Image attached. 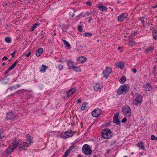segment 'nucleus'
<instances>
[{
  "label": "nucleus",
  "mask_w": 157,
  "mask_h": 157,
  "mask_svg": "<svg viewBox=\"0 0 157 157\" xmlns=\"http://www.w3.org/2000/svg\"><path fill=\"white\" fill-rule=\"evenodd\" d=\"M112 70L109 67H107L103 71V74L105 78H107L110 74Z\"/></svg>",
  "instance_id": "1a4fd4ad"
},
{
  "label": "nucleus",
  "mask_w": 157,
  "mask_h": 157,
  "mask_svg": "<svg viewBox=\"0 0 157 157\" xmlns=\"http://www.w3.org/2000/svg\"><path fill=\"white\" fill-rule=\"evenodd\" d=\"M132 71L134 73H136L137 72V70L136 68L133 69Z\"/></svg>",
  "instance_id": "13d9d810"
},
{
  "label": "nucleus",
  "mask_w": 157,
  "mask_h": 157,
  "mask_svg": "<svg viewBox=\"0 0 157 157\" xmlns=\"http://www.w3.org/2000/svg\"><path fill=\"white\" fill-rule=\"evenodd\" d=\"M18 62V61L17 60H16L14 63L9 68V70H10L13 69L15 67L17 63Z\"/></svg>",
  "instance_id": "393cba45"
},
{
  "label": "nucleus",
  "mask_w": 157,
  "mask_h": 157,
  "mask_svg": "<svg viewBox=\"0 0 157 157\" xmlns=\"http://www.w3.org/2000/svg\"><path fill=\"white\" fill-rule=\"evenodd\" d=\"M126 81V77L124 76H123L119 80L120 83L123 84Z\"/></svg>",
  "instance_id": "a878e982"
},
{
  "label": "nucleus",
  "mask_w": 157,
  "mask_h": 157,
  "mask_svg": "<svg viewBox=\"0 0 157 157\" xmlns=\"http://www.w3.org/2000/svg\"><path fill=\"white\" fill-rule=\"evenodd\" d=\"M70 151L67 149L65 152L64 155L67 156L70 153Z\"/></svg>",
  "instance_id": "c03bdc74"
},
{
  "label": "nucleus",
  "mask_w": 157,
  "mask_h": 157,
  "mask_svg": "<svg viewBox=\"0 0 157 157\" xmlns=\"http://www.w3.org/2000/svg\"><path fill=\"white\" fill-rule=\"evenodd\" d=\"M31 55V52H29L26 55V56L27 57H29V56Z\"/></svg>",
  "instance_id": "5fc2aeb1"
},
{
  "label": "nucleus",
  "mask_w": 157,
  "mask_h": 157,
  "mask_svg": "<svg viewBox=\"0 0 157 157\" xmlns=\"http://www.w3.org/2000/svg\"><path fill=\"white\" fill-rule=\"evenodd\" d=\"M145 87L146 88V91H149L151 89H152V87L151 86H150L149 87Z\"/></svg>",
  "instance_id": "f704fd0d"
},
{
  "label": "nucleus",
  "mask_w": 157,
  "mask_h": 157,
  "mask_svg": "<svg viewBox=\"0 0 157 157\" xmlns=\"http://www.w3.org/2000/svg\"><path fill=\"white\" fill-rule=\"evenodd\" d=\"M63 66L61 64H60L58 66V67L60 70H61L63 68Z\"/></svg>",
  "instance_id": "de8ad7c7"
},
{
  "label": "nucleus",
  "mask_w": 157,
  "mask_h": 157,
  "mask_svg": "<svg viewBox=\"0 0 157 157\" xmlns=\"http://www.w3.org/2000/svg\"><path fill=\"white\" fill-rule=\"evenodd\" d=\"M119 115V113L118 112H117L114 115L113 118V121L117 125L120 126L121 122L118 119Z\"/></svg>",
  "instance_id": "9d476101"
},
{
  "label": "nucleus",
  "mask_w": 157,
  "mask_h": 157,
  "mask_svg": "<svg viewBox=\"0 0 157 157\" xmlns=\"http://www.w3.org/2000/svg\"><path fill=\"white\" fill-rule=\"evenodd\" d=\"M98 8L100 10L102 11H106L107 10V8L106 7L102 6V5H98Z\"/></svg>",
  "instance_id": "4be33fe9"
},
{
  "label": "nucleus",
  "mask_w": 157,
  "mask_h": 157,
  "mask_svg": "<svg viewBox=\"0 0 157 157\" xmlns=\"http://www.w3.org/2000/svg\"><path fill=\"white\" fill-rule=\"evenodd\" d=\"M74 62L69 60L67 62V66L68 68L71 69H73V67L74 66L73 64Z\"/></svg>",
  "instance_id": "6ab92c4d"
},
{
  "label": "nucleus",
  "mask_w": 157,
  "mask_h": 157,
  "mask_svg": "<svg viewBox=\"0 0 157 157\" xmlns=\"http://www.w3.org/2000/svg\"><path fill=\"white\" fill-rule=\"evenodd\" d=\"M129 87L126 85L121 86L117 91V93L118 95H120L124 93H127Z\"/></svg>",
  "instance_id": "20e7f679"
},
{
  "label": "nucleus",
  "mask_w": 157,
  "mask_h": 157,
  "mask_svg": "<svg viewBox=\"0 0 157 157\" xmlns=\"http://www.w3.org/2000/svg\"><path fill=\"white\" fill-rule=\"evenodd\" d=\"M19 142L17 140H15L13 141L10 145H12L11 146L14 149H15L17 146Z\"/></svg>",
  "instance_id": "dca6fc26"
},
{
  "label": "nucleus",
  "mask_w": 157,
  "mask_h": 157,
  "mask_svg": "<svg viewBox=\"0 0 157 157\" xmlns=\"http://www.w3.org/2000/svg\"><path fill=\"white\" fill-rule=\"evenodd\" d=\"M144 19L145 17H142L140 18V19L139 20V21H141V23L143 24L144 22Z\"/></svg>",
  "instance_id": "58836bf2"
},
{
  "label": "nucleus",
  "mask_w": 157,
  "mask_h": 157,
  "mask_svg": "<svg viewBox=\"0 0 157 157\" xmlns=\"http://www.w3.org/2000/svg\"><path fill=\"white\" fill-rule=\"evenodd\" d=\"M75 16V15H74V14L73 13V14L71 15V16L72 17H73L74 16Z\"/></svg>",
  "instance_id": "774afa93"
},
{
  "label": "nucleus",
  "mask_w": 157,
  "mask_h": 157,
  "mask_svg": "<svg viewBox=\"0 0 157 157\" xmlns=\"http://www.w3.org/2000/svg\"><path fill=\"white\" fill-rule=\"evenodd\" d=\"M101 135L104 139H109L112 137L113 133L111 130L109 128H106L102 130Z\"/></svg>",
  "instance_id": "f03ea898"
},
{
  "label": "nucleus",
  "mask_w": 157,
  "mask_h": 157,
  "mask_svg": "<svg viewBox=\"0 0 157 157\" xmlns=\"http://www.w3.org/2000/svg\"><path fill=\"white\" fill-rule=\"evenodd\" d=\"M128 14L126 13H122L117 17L118 21L121 23L125 19L127 18Z\"/></svg>",
  "instance_id": "0eeeda50"
},
{
  "label": "nucleus",
  "mask_w": 157,
  "mask_h": 157,
  "mask_svg": "<svg viewBox=\"0 0 157 157\" xmlns=\"http://www.w3.org/2000/svg\"><path fill=\"white\" fill-rule=\"evenodd\" d=\"M92 20V19L91 17H90L89 19V20H88V22H90Z\"/></svg>",
  "instance_id": "bf43d9fd"
},
{
  "label": "nucleus",
  "mask_w": 157,
  "mask_h": 157,
  "mask_svg": "<svg viewBox=\"0 0 157 157\" xmlns=\"http://www.w3.org/2000/svg\"><path fill=\"white\" fill-rule=\"evenodd\" d=\"M93 87L94 90L96 91H98V90L101 89L102 87L98 83L94 84Z\"/></svg>",
  "instance_id": "2eb2a0df"
},
{
  "label": "nucleus",
  "mask_w": 157,
  "mask_h": 157,
  "mask_svg": "<svg viewBox=\"0 0 157 157\" xmlns=\"http://www.w3.org/2000/svg\"><path fill=\"white\" fill-rule=\"evenodd\" d=\"M151 140H157V137H155L154 135H152L151 136Z\"/></svg>",
  "instance_id": "c9c22d12"
},
{
  "label": "nucleus",
  "mask_w": 157,
  "mask_h": 157,
  "mask_svg": "<svg viewBox=\"0 0 157 157\" xmlns=\"http://www.w3.org/2000/svg\"><path fill=\"white\" fill-rule=\"evenodd\" d=\"M152 36L154 40L157 39V34H156L153 33Z\"/></svg>",
  "instance_id": "e433bc0d"
},
{
  "label": "nucleus",
  "mask_w": 157,
  "mask_h": 157,
  "mask_svg": "<svg viewBox=\"0 0 157 157\" xmlns=\"http://www.w3.org/2000/svg\"><path fill=\"white\" fill-rule=\"evenodd\" d=\"M41 34H43V35H45L46 36V34L44 32H43V33H42Z\"/></svg>",
  "instance_id": "338daca9"
},
{
  "label": "nucleus",
  "mask_w": 157,
  "mask_h": 157,
  "mask_svg": "<svg viewBox=\"0 0 157 157\" xmlns=\"http://www.w3.org/2000/svg\"><path fill=\"white\" fill-rule=\"evenodd\" d=\"M43 52V49L42 48H39L36 53V55L37 56H39Z\"/></svg>",
  "instance_id": "aec40b11"
},
{
  "label": "nucleus",
  "mask_w": 157,
  "mask_h": 157,
  "mask_svg": "<svg viewBox=\"0 0 157 157\" xmlns=\"http://www.w3.org/2000/svg\"><path fill=\"white\" fill-rule=\"evenodd\" d=\"M20 86V85H19V84H17L16 85V86L17 87H19Z\"/></svg>",
  "instance_id": "0e129e2a"
},
{
  "label": "nucleus",
  "mask_w": 157,
  "mask_h": 157,
  "mask_svg": "<svg viewBox=\"0 0 157 157\" xmlns=\"http://www.w3.org/2000/svg\"><path fill=\"white\" fill-rule=\"evenodd\" d=\"M39 25V23L38 22H37L33 25V26H34L35 28H36Z\"/></svg>",
  "instance_id": "a19ab883"
},
{
  "label": "nucleus",
  "mask_w": 157,
  "mask_h": 157,
  "mask_svg": "<svg viewBox=\"0 0 157 157\" xmlns=\"http://www.w3.org/2000/svg\"><path fill=\"white\" fill-rule=\"evenodd\" d=\"M90 14V13L89 12H87L85 13L83 15V17H85L86 16H89Z\"/></svg>",
  "instance_id": "4c0bfd02"
},
{
  "label": "nucleus",
  "mask_w": 157,
  "mask_h": 157,
  "mask_svg": "<svg viewBox=\"0 0 157 157\" xmlns=\"http://www.w3.org/2000/svg\"><path fill=\"white\" fill-rule=\"evenodd\" d=\"M46 35H43V34H41L40 35V39H41L42 38H43L44 37H45Z\"/></svg>",
  "instance_id": "3c124183"
},
{
  "label": "nucleus",
  "mask_w": 157,
  "mask_h": 157,
  "mask_svg": "<svg viewBox=\"0 0 157 157\" xmlns=\"http://www.w3.org/2000/svg\"><path fill=\"white\" fill-rule=\"evenodd\" d=\"M154 48L153 47H147L146 48L145 50V53L146 54H147L148 53L150 52H152L153 51Z\"/></svg>",
  "instance_id": "a211bd4d"
},
{
  "label": "nucleus",
  "mask_w": 157,
  "mask_h": 157,
  "mask_svg": "<svg viewBox=\"0 0 157 157\" xmlns=\"http://www.w3.org/2000/svg\"><path fill=\"white\" fill-rule=\"evenodd\" d=\"M48 68L47 66L46 65L43 64L40 70V72H45L46 70Z\"/></svg>",
  "instance_id": "412c9836"
},
{
  "label": "nucleus",
  "mask_w": 157,
  "mask_h": 157,
  "mask_svg": "<svg viewBox=\"0 0 157 157\" xmlns=\"http://www.w3.org/2000/svg\"><path fill=\"white\" fill-rule=\"evenodd\" d=\"M3 137V136H1V135H0V141H1V139Z\"/></svg>",
  "instance_id": "680f3d73"
},
{
  "label": "nucleus",
  "mask_w": 157,
  "mask_h": 157,
  "mask_svg": "<svg viewBox=\"0 0 157 157\" xmlns=\"http://www.w3.org/2000/svg\"><path fill=\"white\" fill-rule=\"evenodd\" d=\"M17 50H15L13 53L11 54V56L13 57H15L14 55L16 53Z\"/></svg>",
  "instance_id": "37998d69"
},
{
  "label": "nucleus",
  "mask_w": 157,
  "mask_h": 157,
  "mask_svg": "<svg viewBox=\"0 0 157 157\" xmlns=\"http://www.w3.org/2000/svg\"><path fill=\"white\" fill-rule=\"evenodd\" d=\"M26 140L29 142H32V140L29 134H28L26 135Z\"/></svg>",
  "instance_id": "c85d7f7f"
},
{
  "label": "nucleus",
  "mask_w": 157,
  "mask_h": 157,
  "mask_svg": "<svg viewBox=\"0 0 157 157\" xmlns=\"http://www.w3.org/2000/svg\"><path fill=\"white\" fill-rule=\"evenodd\" d=\"M150 86H151V85L149 83H146V85L144 86V87H149Z\"/></svg>",
  "instance_id": "8fccbe9b"
},
{
  "label": "nucleus",
  "mask_w": 157,
  "mask_h": 157,
  "mask_svg": "<svg viewBox=\"0 0 157 157\" xmlns=\"http://www.w3.org/2000/svg\"><path fill=\"white\" fill-rule=\"evenodd\" d=\"M82 151L85 155H88L91 154L92 151L90 146L87 144H85L82 147Z\"/></svg>",
  "instance_id": "39448f33"
},
{
  "label": "nucleus",
  "mask_w": 157,
  "mask_h": 157,
  "mask_svg": "<svg viewBox=\"0 0 157 157\" xmlns=\"http://www.w3.org/2000/svg\"><path fill=\"white\" fill-rule=\"evenodd\" d=\"M75 147V145L74 144H73L71 146L69 147L68 150L71 152L72 149H73Z\"/></svg>",
  "instance_id": "2f4dec72"
},
{
  "label": "nucleus",
  "mask_w": 157,
  "mask_h": 157,
  "mask_svg": "<svg viewBox=\"0 0 157 157\" xmlns=\"http://www.w3.org/2000/svg\"><path fill=\"white\" fill-rule=\"evenodd\" d=\"M62 40L63 41V43L65 44L67 48V49H70L71 47V45L66 40Z\"/></svg>",
  "instance_id": "5701e85b"
},
{
  "label": "nucleus",
  "mask_w": 157,
  "mask_h": 157,
  "mask_svg": "<svg viewBox=\"0 0 157 157\" xmlns=\"http://www.w3.org/2000/svg\"><path fill=\"white\" fill-rule=\"evenodd\" d=\"M77 103H81V100L80 99L78 100L77 101Z\"/></svg>",
  "instance_id": "052dcab7"
},
{
  "label": "nucleus",
  "mask_w": 157,
  "mask_h": 157,
  "mask_svg": "<svg viewBox=\"0 0 157 157\" xmlns=\"http://www.w3.org/2000/svg\"><path fill=\"white\" fill-rule=\"evenodd\" d=\"M152 33H156L157 34V30H153L152 31Z\"/></svg>",
  "instance_id": "6e6d98bb"
},
{
  "label": "nucleus",
  "mask_w": 157,
  "mask_h": 157,
  "mask_svg": "<svg viewBox=\"0 0 157 157\" xmlns=\"http://www.w3.org/2000/svg\"><path fill=\"white\" fill-rule=\"evenodd\" d=\"M16 88L15 86H13L9 87V89L10 90H11L13 89H16Z\"/></svg>",
  "instance_id": "79ce46f5"
},
{
  "label": "nucleus",
  "mask_w": 157,
  "mask_h": 157,
  "mask_svg": "<svg viewBox=\"0 0 157 157\" xmlns=\"http://www.w3.org/2000/svg\"><path fill=\"white\" fill-rule=\"evenodd\" d=\"M78 29L79 31L82 32L83 29L81 26L79 25L78 26Z\"/></svg>",
  "instance_id": "a18cd8bd"
},
{
  "label": "nucleus",
  "mask_w": 157,
  "mask_h": 157,
  "mask_svg": "<svg viewBox=\"0 0 157 157\" xmlns=\"http://www.w3.org/2000/svg\"><path fill=\"white\" fill-rule=\"evenodd\" d=\"M137 146L138 147H141L142 149H144L145 148L144 146L143 145V143L142 142L137 143Z\"/></svg>",
  "instance_id": "cd10ccee"
},
{
  "label": "nucleus",
  "mask_w": 157,
  "mask_h": 157,
  "mask_svg": "<svg viewBox=\"0 0 157 157\" xmlns=\"http://www.w3.org/2000/svg\"><path fill=\"white\" fill-rule=\"evenodd\" d=\"M10 70H9V69H8L6 71V72L5 73L4 75H6L7 74L9 71H10Z\"/></svg>",
  "instance_id": "4d7b16f0"
},
{
  "label": "nucleus",
  "mask_w": 157,
  "mask_h": 157,
  "mask_svg": "<svg viewBox=\"0 0 157 157\" xmlns=\"http://www.w3.org/2000/svg\"><path fill=\"white\" fill-rule=\"evenodd\" d=\"M16 115L14 114L13 112L11 111L7 113L6 119L13 121L16 119Z\"/></svg>",
  "instance_id": "423d86ee"
},
{
  "label": "nucleus",
  "mask_w": 157,
  "mask_h": 157,
  "mask_svg": "<svg viewBox=\"0 0 157 157\" xmlns=\"http://www.w3.org/2000/svg\"><path fill=\"white\" fill-rule=\"evenodd\" d=\"M157 7L156 6V5H154V6H152V8H155Z\"/></svg>",
  "instance_id": "e2e57ef3"
},
{
  "label": "nucleus",
  "mask_w": 157,
  "mask_h": 157,
  "mask_svg": "<svg viewBox=\"0 0 157 157\" xmlns=\"http://www.w3.org/2000/svg\"><path fill=\"white\" fill-rule=\"evenodd\" d=\"M122 112L124 115L130 117L131 115V111L130 107L128 105H124L122 108Z\"/></svg>",
  "instance_id": "7ed1b4c3"
},
{
  "label": "nucleus",
  "mask_w": 157,
  "mask_h": 157,
  "mask_svg": "<svg viewBox=\"0 0 157 157\" xmlns=\"http://www.w3.org/2000/svg\"><path fill=\"white\" fill-rule=\"evenodd\" d=\"M5 41L6 42L8 43H10L11 41V39L9 37H7L5 39Z\"/></svg>",
  "instance_id": "7c9ffc66"
},
{
  "label": "nucleus",
  "mask_w": 157,
  "mask_h": 157,
  "mask_svg": "<svg viewBox=\"0 0 157 157\" xmlns=\"http://www.w3.org/2000/svg\"><path fill=\"white\" fill-rule=\"evenodd\" d=\"M28 146L29 144L26 142H23L22 144L20 145V148L23 150L26 149Z\"/></svg>",
  "instance_id": "4468645a"
},
{
  "label": "nucleus",
  "mask_w": 157,
  "mask_h": 157,
  "mask_svg": "<svg viewBox=\"0 0 157 157\" xmlns=\"http://www.w3.org/2000/svg\"><path fill=\"white\" fill-rule=\"evenodd\" d=\"M2 65L3 66H5V65H6V63H5V62H4L3 63H2Z\"/></svg>",
  "instance_id": "69168bd1"
},
{
  "label": "nucleus",
  "mask_w": 157,
  "mask_h": 157,
  "mask_svg": "<svg viewBox=\"0 0 157 157\" xmlns=\"http://www.w3.org/2000/svg\"><path fill=\"white\" fill-rule=\"evenodd\" d=\"M83 35L86 36H91L92 35L91 33H86L83 34Z\"/></svg>",
  "instance_id": "473e14b6"
},
{
  "label": "nucleus",
  "mask_w": 157,
  "mask_h": 157,
  "mask_svg": "<svg viewBox=\"0 0 157 157\" xmlns=\"http://www.w3.org/2000/svg\"><path fill=\"white\" fill-rule=\"evenodd\" d=\"M91 2L90 1L87 2H86V4L89 6H90L91 5Z\"/></svg>",
  "instance_id": "09e8293b"
},
{
  "label": "nucleus",
  "mask_w": 157,
  "mask_h": 157,
  "mask_svg": "<svg viewBox=\"0 0 157 157\" xmlns=\"http://www.w3.org/2000/svg\"><path fill=\"white\" fill-rule=\"evenodd\" d=\"M75 71L79 72L81 71V69L79 67H76L75 66L73 67V69H72Z\"/></svg>",
  "instance_id": "b1692460"
},
{
  "label": "nucleus",
  "mask_w": 157,
  "mask_h": 157,
  "mask_svg": "<svg viewBox=\"0 0 157 157\" xmlns=\"http://www.w3.org/2000/svg\"><path fill=\"white\" fill-rule=\"evenodd\" d=\"M87 103L86 102H84L83 103V104H82V106L81 107V109L82 110H84L85 109L86 106L85 105L86 104H87Z\"/></svg>",
  "instance_id": "c756f323"
},
{
  "label": "nucleus",
  "mask_w": 157,
  "mask_h": 157,
  "mask_svg": "<svg viewBox=\"0 0 157 157\" xmlns=\"http://www.w3.org/2000/svg\"><path fill=\"white\" fill-rule=\"evenodd\" d=\"M35 29V27L33 26L31 28V29L30 30V31H33Z\"/></svg>",
  "instance_id": "603ef678"
},
{
  "label": "nucleus",
  "mask_w": 157,
  "mask_h": 157,
  "mask_svg": "<svg viewBox=\"0 0 157 157\" xmlns=\"http://www.w3.org/2000/svg\"><path fill=\"white\" fill-rule=\"evenodd\" d=\"M11 146H12V145H9L8 148L6 150L5 152L6 154L9 155L13 151L14 149Z\"/></svg>",
  "instance_id": "f3484780"
},
{
  "label": "nucleus",
  "mask_w": 157,
  "mask_h": 157,
  "mask_svg": "<svg viewBox=\"0 0 157 157\" xmlns=\"http://www.w3.org/2000/svg\"><path fill=\"white\" fill-rule=\"evenodd\" d=\"M73 134L72 131L66 132L63 133L62 132L60 135V136L62 138L66 139L72 136Z\"/></svg>",
  "instance_id": "6e6552de"
},
{
  "label": "nucleus",
  "mask_w": 157,
  "mask_h": 157,
  "mask_svg": "<svg viewBox=\"0 0 157 157\" xmlns=\"http://www.w3.org/2000/svg\"><path fill=\"white\" fill-rule=\"evenodd\" d=\"M142 98V96L139 93H136L132 99L133 104L136 106L141 105Z\"/></svg>",
  "instance_id": "f257e3e1"
},
{
  "label": "nucleus",
  "mask_w": 157,
  "mask_h": 157,
  "mask_svg": "<svg viewBox=\"0 0 157 157\" xmlns=\"http://www.w3.org/2000/svg\"><path fill=\"white\" fill-rule=\"evenodd\" d=\"M8 59V58L6 56H4L2 59V61L3 60H7Z\"/></svg>",
  "instance_id": "864d4df0"
},
{
  "label": "nucleus",
  "mask_w": 157,
  "mask_h": 157,
  "mask_svg": "<svg viewBox=\"0 0 157 157\" xmlns=\"http://www.w3.org/2000/svg\"><path fill=\"white\" fill-rule=\"evenodd\" d=\"M101 110L100 109H95L92 112V115L93 117H97L101 115Z\"/></svg>",
  "instance_id": "9b49d317"
},
{
  "label": "nucleus",
  "mask_w": 157,
  "mask_h": 157,
  "mask_svg": "<svg viewBox=\"0 0 157 157\" xmlns=\"http://www.w3.org/2000/svg\"><path fill=\"white\" fill-rule=\"evenodd\" d=\"M137 32H134L133 33H132L129 37L130 40L129 41V45L130 46H134L135 45V42L132 40V37L136 35H137Z\"/></svg>",
  "instance_id": "f8f14e48"
},
{
  "label": "nucleus",
  "mask_w": 157,
  "mask_h": 157,
  "mask_svg": "<svg viewBox=\"0 0 157 157\" xmlns=\"http://www.w3.org/2000/svg\"><path fill=\"white\" fill-rule=\"evenodd\" d=\"M117 66L122 69H123L124 67L123 62H120L117 64Z\"/></svg>",
  "instance_id": "bb28decb"
},
{
  "label": "nucleus",
  "mask_w": 157,
  "mask_h": 157,
  "mask_svg": "<svg viewBox=\"0 0 157 157\" xmlns=\"http://www.w3.org/2000/svg\"><path fill=\"white\" fill-rule=\"evenodd\" d=\"M76 90V89L75 87L72 88L69 90L73 94Z\"/></svg>",
  "instance_id": "ea45409f"
},
{
  "label": "nucleus",
  "mask_w": 157,
  "mask_h": 157,
  "mask_svg": "<svg viewBox=\"0 0 157 157\" xmlns=\"http://www.w3.org/2000/svg\"><path fill=\"white\" fill-rule=\"evenodd\" d=\"M87 59L84 56H80L77 59V61L79 63H83L85 62Z\"/></svg>",
  "instance_id": "ddd939ff"
},
{
  "label": "nucleus",
  "mask_w": 157,
  "mask_h": 157,
  "mask_svg": "<svg viewBox=\"0 0 157 157\" xmlns=\"http://www.w3.org/2000/svg\"><path fill=\"white\" fill-rule=\"evenodd\" d=\"M127 121V118L126 117L124 118L121 121V122L122 123H124Z\"/></svg>",
  "instance_id": "49530a36"
},
{
  "label": "nucleus",
  "mask_w": 157,
  "mask_h": 157,
  "mask_svg": "<svg viewBox=\"0 0 157 157\" xmlns=\"http://www.w3.org/2000/svg\"><path fill=\"white\" fill-rule=\"evenodd\" d=\"M73 94L69 90V91L67 93L66 96L67 98H69Z\"/></svg>",
  "instance_id": "72a5a7b5"
}]
</instances>
